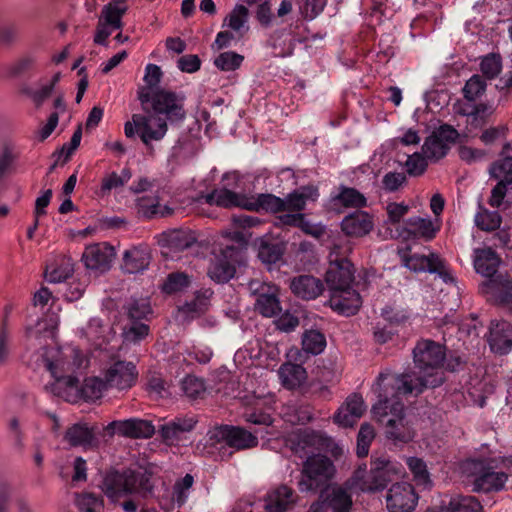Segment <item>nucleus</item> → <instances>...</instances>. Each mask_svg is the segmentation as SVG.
<instances>
[{
    "mask_svg": "<svg viewBox=\"0 0 512 512\" xmlns=\"http://www.w3.org/2000/svg\"><path fill=\"white\" fill-rule=\"evenodd\" d=\"M243 60L244 57L240 54L235 52H224L215 58L214 64L222 71H234L241 66Z\"/></svg>",
    "mask_w": 512,
    "mask_h": 512,
    "instance_id": "58",
    "label": "nucleus"
},
{
    "mask_svg": "<svg viewBox=\"0 0 512 512\" xmlns=\"http://www.w3.org/2000/svg\"><path fill=\"white\" fill-rule=\"evenodd\" d=\"M106 388L118 391L131 389L138 380V370L131 361L113 357L108 362L103 372Z\"/></svg>",
    "mask_w": 512,
    "mask_h": 512,
    "instance_id": "7",
    "label": "nucleus"
},
{
    "mask_svg": "<svg viewBox=\"0 0 512 512\" xmlns=\"http://www.w3.org/2000/svg\"><path fill=\"white\" fill-rule=\"evenodd\" d=\"M380 399L372 408L373 418L380 424L386 426L388 419H396L404 414V404L395 400L392 396L389 398V390L384 385L383 388H379Z\"/></svg>",
    "mask_w": 512,
    "mask_h": 512,
    "instance_id": "22",
    "label": "nucleus"
},
{
    "mask_svg": "<svg viewBox=\"0 0 512 512\" xmlns=\"http://www.w3.org/2000/svg\"><path fill=\"white\" fill-rule=\"evenodd\" d=\"M44 362L46 368L51 372L55 378V383L52 386L53 392L58 397L70 403H78L81 401V384L78 378L71 375H63L54 368V362L46 354L44 355Z\"/></svg>",
    "mask_w": 512,
    "mask_h": 512,
    "instance_id": "13",
    "label": "nucleus"
},
{
    "mask_svg": "<svg viewBox=\"0 0 512 512\" xmlns=\"http://www.w3.org/2000/svg\"><path fill=\"white\" fill-rule=\"evenodd\" d=\"M337 473L334 462L326 455L313 454L302 463L298 486L301 491L321 492L331 486Z\"/></svg>",
    "mask_w": 512,
    "mask_h": 512,
    "instance_id": "1",
    "label": "nucleus"
},
{
    "mask_svg": "<svg viewBox=\"0 0 512 512\" xmlns=\"http://www.w3.org/2000/svg\"><path fill=\"white\" fill-rule=\"evenodd\" d=\"M329 292V305L334 311L345 316L355 315L359 311L362 299L353 286L330 290Z\"/></svg>",
    "mask_w": 512,
    "mask_h": 512,
    "instance_id": "17",
    "label": "nucleus"
},
{
    "mask_svg": "<svg viewBox=\"0 0 512 512\" xmlns=\"http://www.w3.org/2000/svg\"><path fill=\"white\" fill-rule=\"evenodd\" d=\"M486 87L487 83L482 76L478 74L473 75L469 80H467L463 88L464 98L473 102L484 94Z\"/></svg>",
    "mask_w": 512,
    "mask_h": 512,
    "instance_id": "54",
    "label": "nucleus"
},
{
    "mask_svg": "<svg viewBox=\"0 0 512 512\" xmlns=\"http://www.w3.org/2000/svg\"><path fill=\"white\" fill-rule=\"evenodd\" d=\"M318 195V189L313 185L302 186L294 190L288 194L290 210L303 211L307 201H315Z\"/></svg>",
    "mask_w": 512,
    "mask_h": 512,
    "instance_id": "42",
    "label": "nucleus"
},
{
    "mask_svg": "<svg viewBox=\"0 0 512 512\" xmlns=\"http://www.w3.org/2000/svg\"><path fill=\"white\" fill-rule=\"evenodd\" d=\"M462 472L473 486L474 492H497L504 488L508 475L497 472L491 461L468 460L462 466Z\"/></svg>",
    "mask_w": 512,
    "mask_h": 512,
    "instance_id": "4",
    "label": "nucleus"
},
{
    "mask_svg": "<svg viewBox=\"0 0 512 512\" xmlns=\"http://www.w3.org/2000/svg\"><path fill=\"white\" fill-rule=\"evenodd\" d=\"M255 297L254 310L263 317H274L281 312L279 287L272 283L252 280L248 284Z\"/></svg>",
    "mask_w": 512,
    "mask_h": 512,
    "instance_id": "9",
    "label": "nucleus"
},
{
    "mask_svg": "<svg viewBox=\"0 0 512 512\" xmlns=\"http://www.w3.org/2000/svg\"><path fill=\"white\" fill-rule=\"evenodd\" d=\"M407 465L413 474L414 480L419 484H428L430 482L429 473L425 462L417 457L407 459Z\"/></svg>",
    "mask_w": 512,
    "mask_h": 512,
    "instance_id": "61",
    "label": "nucleus"
},
{
    "mask_svg": "<svg viewBox=\"0 0 512 512\" xmlns=\"http://www.w3.org/2000/svg\"><path fill=\"white\" fill-rule=\"evenodd\" d=\"M150 260L151 253L147 246H133L124 253L123 267L128 273H138L149 266Z\"/></svg>",
    "mask_w": 512,
    "mask_h": 512,
    "instance_id": "33",
    "label": "nucleus"
},
{
    "mask_svg": "<svg viewBox=\"0 0 512 512\" xmlns=\"http://www.w3.org/2000/svg\"><path fill=\"white\" fill-rule=\"evenodd\" d=\"M197 420L192 417L177 418L161 426L159 433L163 442L169 446L178 445L186 433L193 430Z\"/></svg>",
    "mask_w": 512,
    "mask_h": 512,
    "instance_id": "28",
    "label": "nucleus"
},
{
    "mask_svg": "<svg viewBox=\"0 0 512 512\" xmlns=\"http://www.w3.org/2000/svg\"><path fill=\"white\" fill-rule=\"evenodd\" d=\"M51 360L54 362V368L61 373L75 372L89 366L87 355L78 348L71 349L65 359Z\"/></svg>",
    "mask_w": 512,
    "mask_h": 512,
    "instance_id": "38",
    "label": "nucleus"
},
{
    "mask_svg": "<svg viewBox=\"0 0 512 512\" xmlns=\"http://www.w3.org/2000/svg\"><path fill=\"white\" fill-rule=\"evenodd\" d=\"M149 478L133 470L126 469L122 472L111 470L106 473L102 482V491L110 498L122 494H134L141 491H151Z\"/></svg>",
    "mask_w": 512,
    "mask_h": 512,
    "instance_id": "5",
    "label": "nucleus"
},
{
    "mask_svg": "<svg viewBox=\"0 0 512 512\" xmlns=\"http://www.w3.org/2000/svg\"><path fill=\"white\" fill-rule=\"evenodd\" d=\"M147 114H133L131 121L124 125V133L127 138H133L137 133L145 145L152 141L164 138L168 131L167 120L153 112Z\"/></svg>",
    "mask_w": 512,
    "mask_h": 512,
    "instance_id": "6",
    "label": "nucleus"
},
{
    "mask_svg": "<svg viewBox=\"0 0 512 512\" xmlns=\"http://www.w3.org/2000/svg\"><path fill=\"white\" fill-rule=\"evenodd\" d=\"M374 227L373 217L362 210L345 216L341 222V230L348 237L361 238L368 235Z\"/></svg>",
    "mask_w": 512,
    "mask_h": 512,
    "instance_id": "24",
    "label": "nucleus"
},
{
    "mask_svg": "<svg viewBox=\"0 0 512 512\" xmlns=\"http://www.w3.org/2000/svg\"><path fill=\"white\" fill-rule=\"evenodd\" d=\"M367 407L361 394L349 395L334 415V422L342 427H353L360 419Z\"/></svg>",
    "mask_w": 512,
    "mask_h": 512,
    "instance_id": "18",
    "label": "nucleus"
},
{
    "mask_svg": "<svg viewBox=\"0 0 512 512\" xmlns=\"http://www.w3.org/2000/svg\"><path fill=\"white\" fill-rule=\"evenodd\" d=\"M158 208H160V198L158 196H143L137 199L138 213L145 218H154L158 216Z\"/></svg>",
    "mask_w": 512,
    "mask_h": 512,
    "instance_id": "60",
    "label": "nucleus"
},
{
    "mask_svg": "<svg viewBox=\"0 0 512 512\" xmlns=\"http://www.w3.org/2000/svg\"><path fill=\"white\" fill-rule=\"evenodd\" d=\"M197 239L191 230L173 229L161 234V242L164 247L172 251H183L192 247Z\"/></svg>",
    "mask_w": 512,
    "mask_h": 512,
    "instance_id": "34",
    "label": "nucleus"
},
{
    "mask_svg": "<svg viewBox=\"0 0 512 512\" xmlns=\"http://www.w3.org/2000/svg\"><path fill=\"white\" fill-rule=\"evenodd\" d=\"M446 358L445 346L429 339L419 340L413 349L415 365L423 372L440 373Z\"/></svg>",
    "mask_w": 512,
    "mask_h": 512,
    "instance_id": "10",
    "label": "nucleus"
},
{
    "mask_svg": "<svg viewBox=\"0 0 512 512\" xmlns=\"http://www.w3.org/2000/svg\"><path fill=\"white\" fill-rule=\"evenodd\" d=\"M212 295L210 289H200L195 292L193 300L180 307V311L190 317L200 316L208 310Z\"/></svg>",
    "mask_w": 512,
    "mask_h": 512,
    "instance_id": "39",
    "label": "nucleus"
},
{
    "mask_svg": "<svg viewBox=\"0 0 512 512\" xmlns=\"http://www.w3.org/2000/svg\"><path fill=\"white\" fill-rule=\"evenodd\" d=\"M64 439L72 447H99V441L96 437V428L89 427L85 422L75 423L67 428L64 434Z\"/></svg>",
    "mask_w": 512,
    "mask_h": 512,
    "instance_id": "26",
    "label": "nucleus"
},
{
    "mask_svg": "<svg viewBox=\"0 0 512 512\" xmlns=\"http://www.w3.org/2000/svg\"><path fill=\"white\" fill-rule=\"evenodd\" d=\"M103 377H88L81 384V401H95L102 397L103 390H106Z\"/></svg>",
    "mask_w": 512,
    "mask_h": 512,
    "instance_id": "44",
    "label": "nucleus"
},
{
    "mask_svg": "<svg viewBox=\"0 0 512 512\" xmlns=\"http://www.w3.org/2000/svg\"><path fill=\"white\" fill-rule=\"evenodd\" d=\"M293 294L303 300H314L324 291V285L319 278L312 275H300L290 282Z\"/></svg>",
    "mask_w": 512,
    "mask_h": 512,
    "instance_id": "29",
    "label": "nucleus"
},
{
    "mask_svg": "<svg viewBox=\"0 0 512 512\" xmlns=\"http://www.w3.org/2000/svg\"><path fill=\"white\" fill-rule=\"evenodd\" d=\"M297 498L293 488L286 484H280L271 489L264 497V509L266 512H286L294 507Z\"/></svg>",
    "mask_w": 512,
    "mask_h": 512,
    "instance_id": "19",
    "label": "nucleus"
},
{
    "mask_svg": "<svg viewBox=\"0 0 512 512\" xmlns=\"http://www.w3.org/2000/svg\"><path fill=\"white\" fill-rule=\"evenodd\" d=\"M483 293L493 304L512 312V278L498 275L483 284Z\"/></svg>",
    "mask_w": 512,
    "mask_h": 512,
    "instance_id": "16",
    "label": "nucleus"
},
{
    "mask_svg": "<svg viewBox=\"0 0 512 512\" xmlns=\"http://www.w3.org/2000/svg\"><path fill=\"white\" fill-rule=\"evenodd\" d=\"M106 433L113 437L119 434L126 438H150L155 429L150 421L143 419H127L110 422L104 429Z\"/></svg>",
    "mask_w": 512,
    "mask_h": 512,
    "instance_id": "15",
    "label": "nucleus"
},
{
    "mask_svg": "<svg viewBox=\"0 0 512 512\" xmlns=\"http://www.w3.org/2000/svg\"><path fill=\"white\" fill-rule=\"evenodd\" d=\"M220 433L226 444L237 450L250 449L258 445L257 437L242 427L223 426Z\"/></svg>",
    "mask_w": 512,
    "mask_h": 512,
    "instance_id": "30",
    "label": "nucleus"
},
{
    "mask_svg": "<svg viewBox=\"0 0 512 512\" xmlns=\"http://www.w3.org/2000/svg\"><path fill=\"white\" fill-rule=\"evenodd\" d=\"M490 176L499 182L512 183V160H499L489 169Z\"/></svg>",
    "mask_w": 512,
    "mask_h": 512,
    "instance_id": "57",
    "label": "nucleus"
},
{
    "mask_svg": "<svg viewBox=\"0 0 512 512\" xmlns=\"http://www.w3.org/2000/svg\"><path fill=\"white\" fill-rule=\"evenodd\" d=\"M126 311L130 321H141L152 313V309L147 298L133 299L126 306Z\"/></svg>",
    "mask_w": 512,
    "mask_h": 512,
    "instance_id": "53",
    "label": "nucleus"
},
{
    "mask_svg": "<svg viewBox=\"0 0 512 512\" xmlns=\"http://www.w3.org/2000/svg\"><path fill=\"white\" fill-rule=\"evenodd\" d=\"M206 203L221 207H241L247 210L248 196L229 189L214 190L205 196Z\"/></svg>",
    "mask_w": 512,
    "mask_h": 512,
    "instance_id": "35",
    "label": "nucleus"
},
{
    "mask_svg": "<svg viewBox=\"0 0 512 512\" xmlns=\"http://www.w3.org/2000/svg\"><path fill=\"white\" fill-rule=\"evenodd\" d=\"M428 158L423 155L422 152H415L409 155L406 162L405 168L407 175L411 177H419L425 173L428 167Z\"/></svg>",
    "mask_w": 512,
    "mask_h": 512,
    "instance_id": "56",
    "label": "nucleus"
},
{
    "mask_svg": "<svg viewBox=\"0 0 512 512\" xmlns=\"http://www.w3.org/2000/svg\"><path fill=\"white\" fill-rule=\"evenodd\" d=\"M192 282V277L185 272L175 271L167 275L161 284V291L167 295L176 294L187 289Z\"/></svg>",
    "mask_w": 512,
    "mask_h": 512,
    "instance_id": "41",
    "label": "nucleus"
},
{
    "mask_svg": "<svg viewBox=\"0 0 512 512\" xmlns=\"http://www.w3.org/2000/svg\"><path fill=\"white\" fill-rule=\"evenodd\" d=\"M131 177L132 173L128 168L123 169L120 174L117 172L107 174L102 178L99 195L102 197L108 195L112 189L124 186Z\"/></svg>",
    "mask_w": 512,
    "mask_h": 512,
    "instance_id": "45",
    "label": "nucleus"
},
{
    "mask_svg": "<svg viewBox=\"0 0 512 512\" xmlns=\"http://www.w3.org/2000/svg\"><path fill=\"white\" fill-rule=\"evenodd\" d=\"M284 244L262 242L258 249V257L265 264H275L284 254Z\"/></svg>",
    "mask_w": 512,
    "mask_h": 512,
    "instance_id": "48",
    "label": "nucleus"
},
{
    "mask_svg": "<svg viewBox=\"0 0 512 512\" xmlns=\"http://www.w3.org/2000/svg\"><path fill=\"white\" fill-rule=\"evenodd\" d=\"M480 70L487 79L496 78L502 71V57L499 53H490L482 58Z\"/></svg>",
    "mask_w": 512,
    "mask_h": 512,
    "instance_id": "52",
    "label": "nucleus"
},
{
    "mask_svg": "<svg viewBox=\"0 0 512 512\" xmlns=\"http://www.w3.org/2000/svg\"><path fill=\"white\" fill-rule=\"evenodd\" d=\"M127 11V6L124 0H116L106 4L102 11L99 19L102 22L110 25L112 29H120L122 27V17Z\"/></svg>",
    "mask_w": 512,
    "mask_h": 512,
    "instance_id": "40",
    "label": "nucleus"
},
{
    "mask_svg": "<svg viewBox=\"0 0 512 512\" xmlns=\"http://www.w3.org/2000/svg\"><path fill=\"white\" fill-rule=\"evenodd\" d=\"M35 66L33 56H23L11 64L7 70L9 77L17 78L30 72Z\"/></svg>",
    "mask_w": 512,
    "mask_h": 512,
    "instance_id": "62",
    "label": "nucleus"
},
{
    "mask_svg": "<svg viewBox=\"0 0 512 512\" xmlns=\"http://www.w3.org/2000/svg\"><path fill=\"white\" fill-rule=\"evenodd\" d=\"M150 332L147 324L141 321H130L123 327L122 337L123 342L126 344H137L145 339Z\"/></svg>",
    "mask_w": 512,
    "mask_h": 512,
    "instance_id": "47",
    "label": "nucleus"
},
{
    "mask_svg": "<svg viewBox=\"0 0 512 512\" xmlns=\"http://www.w3.org/2000/svg\"><path fill=\"white\" fill-rule=\"evenodd\" d=\"M76 505L80 512H102L104 509L103 499L90 492L77 494Z\"/></svg>",
    "mask_w": 512,
    "mask_h": 512,
    "instance_id": "49",
    "label": "nucleus"
},
{
    "mask_svg": "<svg viewBox=\"0 0 512 512\" xmlns=\"http://www.w3.org/2000/svg\"><path fill=\"white\" fill-rule=\"evenodd\" d=\"M115 250L107 243H95L87 246L82 261L88 269L105 271L110 267Z\"/></svg>",
    "mask_w": 512,
    "mask_h": 512,
    "instance_id": "20",
    "label": "nucleus"
},
{
    "mask_svg": "<svg viewBox=\"0 0 512 512\" xmlns=\"http://www.w3.org/2000/svg\"><path fill=\"white\" fill-rule=\"evenodd\" d=\"M502 219L498 212L481 210L475 216L477 227L483 231H494L501 225Z\"/></svg>",
    "mask_w": 512,
    "mask_h": 512,
    "instance_id": "55",
    "label": "nucleus"
},
{
    "mask_svg": "<svg viewBox=\"0 0 512 512\" xmlns=\"http://www.w3.org/2000/svg\"><path fill=\"white\" fill-rule=\"evenodd\" d=\"M458 136L457 130L452 126L441 125L425 139L421 152L429 160L438 161L445 157L450 145L457 140Z\"/></svg>",
    "mask_w": 512,
    "mask_h": 512,
    "instance_id": "11",
    "label": "nucleus"
},
{
    "mask_svg": "<svg viewBox=\"0 0 512 512\" xmlns=\"http://www.w3.org/2000/svg\"><path fill=\"white\" fill-rule=\"evenodd\" d=\"M474 267L476 271L485 277H491L496 273L500 264V258L490 247L475 250Z\"/></svg>",
    "mask_w": 512,
    "mask_h": 512,
    "instance_id": "36",
    "label": "nucleus"
},
{
    "mask_svg": "<svg viewBox=\"0 0 512 512\" xmlns=\"http://www.w3.org/2000/svg\"><path fill=\"white\" fill-rule=\"evenodd\" d=\"M376 436V431L370 423H363L360 426L357 435V455L359 457H366L369 452V447Z\"/></svg>",
    "mask_w": 512,
    "mask_h": 512,
    "instance_id": "50",
    "label": "nucleus"
},
{
    "mask_svg": "<svg viewBox=\"0 0 512 512\" xmlns=\"http://www.w3.org/2000/svg\"><path fill=\"white\" fill-rule=\"evenodd\" d=\"M337 198L345 207L361 208L366 206V198L354 188L342 189Z\"/></svg>",
    "mask_w": 512,
    "mask_h": 512,
    "instance_id": "59",
    "label": "nucleus"
},
{
    "mask_svg": "<svg viewBox=\"0 0 512 512\" xmlns=\"http://www.w3.org/2000/svg\"><path fill=\"white\" fill-rule=\"evenodd\" d=\"M171 383L163 378V376L156 371H149L147 374V389L151 393H155L161 398L170 395Z\"/></svg>",
    "mask_w": 512,
    "mask_h": 512,
    "instance_id": "51",
    "label": "nucleus"
},
{
    "mask_svg": "<svg viewBox=\"0 0 512 512\" xmlns=\"http://www.w3.org/2000/svg\"><path fill=\"white\" fill-rule=\"evenodd\" d=\"M240 249L235 246L222 248L212 260L208 275L218 283H225L234 277L236 273L235 263L240 256Z\"/></svg>",
    "mask_w": 512,
    "mask_h": 512,
    "instance_id": "12",
    "label": "nucleus"
},
{
    "mask_svg": "<svg viewBox=\"0 0 512 512\" xmlns=\"http://www.w3.org/2000/svg\"><path fill=\"white\" fill-rule=\"evenodd\" d=\"M491 349L497 353H506L512 348V325L507 321L491 324L488 338Z\"/></svg>",
    "mask_w": 512,
    "mask_h": 512,
    "instance_id": "31",
    "label": "nucleus"
},
{
    "mask_svg": "<svg viewBox=\"0 0 512 512\" xmlns=\"http://www.w3.org/2000/svg\"><path fill=\"white\" fill-rule=\"evenodd\" d=\"M352 251L353 242L343 237L336 238L330 247L329 264H341L344 261H350L349 256Z\"/></svg>",
    "mask_w": 512,
    "mask_h": 512,
    "instance_id": "46",
    "label": "nucleus"
},
{
    "mask_svg": "<svg viewBox=\"0 0 512 512\" xmlns=\"http://www.w3.org/2000/svg\"><path fill=\"white\" fill-rule=\"evenodd\" d=\"M138 99L145 112H153L167 121H180L186 116L183 98L175 92L156 89L149 92L148 89H139Z\"/></svg>",
    "mask_w": 512,
    "mask_h": 512,
    "instance_id": "2",
    "label": "nucleus"
},
{
    "mask_svg": "<svg viewBox=\"0 0 512 512\" xmlns=\"http://www.w3.org/2000/svg\"><path fill=\"white\" fill-rule=\"evenodd\" d=\"M302 350L308 354L318 355L326 347V338L318 330H306L302 335Z\"/></svg>",
    "mask_w": 512,
    "mask_h": 512,
    "instance_id": "43",
    "label": "nucleus"
},
{
    "mask_svg": "<svg viewBox=\"0 0 512 512\" xmlns=\"http://www.w3.org/2000/svg\"><path fill=\"white\" fill-rule=\"evenodd\" d=\"M318 499L332 512H350L353 501L348 490L340 485H331L319 493Z\"/></svg>",
    "mask_w": 512,
    "mask_h": 512,
    "instance_id": "25",
    "label": "nucleus"
},
{
    "mask_svg": "<svg viewBox=\"0 0 512 512\" xmlns=\"http://www.w3.org/2000/svg\"><path fill=\"white\" fill-rule=\"evenodd\" d=\"M182 390L191 399H197L205 393V386L202 380L187 376L182 381Z\"/></svg>",
    "mask_w": 512,
    "mask_h": 512,
    "instance_id": "63",
    "label": "nucleus"
},
{
    "mask_svg": "<svg viewBox=\"0 0 512 512\" xmlns=\"http://www.w3.org/2000/svg\"><path fill=\"white\" fill-rule=\"evenodd\" d=\"M444 381L443 373H428L427 376H418L415 372H407L400 375L381 373L378 377V386L383 388L386 385L391 387V396L420 394L425 388H434Z\"/></svg>",
    "mask_w": 512,
    "mask_h": 512,
    "instance_id": "3",
    "label": "nucleus"
},
{
    "mask_svg": "<svg viewBox=\"0 0 512 512\" xmlns=\"http://www.w3.org/2000/svg\"><path fill=\"white\" fill-rule=\"evenodd\" d=\"M281 385L289 391H303L308 382L306 369L292 361H286L278 369Z\"/></svg>",
    "mask_w": 512,
    "mask_h": 512,
    "instance_id": "21",
    "label": "nucleus"
},
{
    "mask_svg": "<svg viewBox=\"0 0 512 512\" xmlns=\"http://www.w3.org/2000/svg\"><path fill=\"white\" fill-rule=\"evenodd\" d=\"M329 291L353 286L355 282V267L351 261L341 264H329L325 274Z\"/></svg>",
    "mask_w": 512,
    "mask_h": 512,
    "instance_id": "23",
    "label": "nucleus"
},
{
    "mask_svg": "<svg viewBox=\"0 0 512 512\" xmlns=\"http://www.w3.org/2000/svg\"><path fill=\"white\" fill-rule=\"evenodd\" d=\"M406 226L409 234L430 241L435 238L440 230V221L438 219L432 221L428 218L414 217L406 222Z\"/></svg>",
    "mask_w": 512,
    "mask_h": 512,
    "instance_id": "37",
    "label": "nucleus"
},
{
    "mask_svg": "<svg viewBox=\"0 0 512 512\" xmlns=\"http://www.w3.org/2000/svg\"><path fill=\"white\" fill-rule=\"evenodd\" d=\"M401 473V466L389 457L381 455L371 461V469L362 481L361 490L376 492L383 490L395 476Z\"/></svg>",
    "mask_w": 512,
    "mask_h": 512,
    "instance_id": "8",
    "label": "nucleus"
},
{
    "mask_svg": "<svg viewBox=\"0 0 512 512\" xmlns=\"http://www.w3.org/2000/svg\"><path fill=\"white\" fill-rule=\"evenodd\" d=\"M247 210L255 212L264 210L268 213L278 214L290 210V202L288 195L285 198H280L273 194L262 193L256 197L248 196Z\"/></svg>",
    "mask_w": 512,
    "mask_h": 512,
    "instance_id": "27",
    "label": "nucleus"
},
{
    "mask_svg": "<svg viewBox=\"0 0 512 512\" xmlns=\"http://www.w3.org/2000/svg\"><path fill=\"white\" fill-rule=\"evenodd\" d=\"M385 435L394 443H408L414 438L415 431L404 413L395 420L386 421Z\"/></svg>",
    "mask_w": 512,
    "mask_h": 512,
    "instance_id": "32",
    "label": "nucleus"
},
{
    "mask_svg": "<svg viewBox=\"0 0 512 512\" xmlns=\"http://www.w3.org/2000/svg\"><path fill=\"white\" fill-rule=\"evenodd\" d=\"M407 183V176L403 172H388L383 176L382 186L385 191H398Z\"/></svg>",
    "mask_w": 512,
    "mask_h": 512,
    "instance_id": "64",
    "label": "nucleus"
},
{
    "mask_svg": "<svg viewBox=\"0 0 512 512\" xmlns=\"http://www.w3.org/2000/svg\"><path fill=\"white\" fill-rule=\"evenodd\" d=\"M417 501L414 486L407 482L393 484L386 494V506L390 512H412Z\"/></svg>",
    "mask_w": 512,
    "mask_h": 512,
    "instance_id": "14",
    "label": "nucleus"
}]
</instances>
